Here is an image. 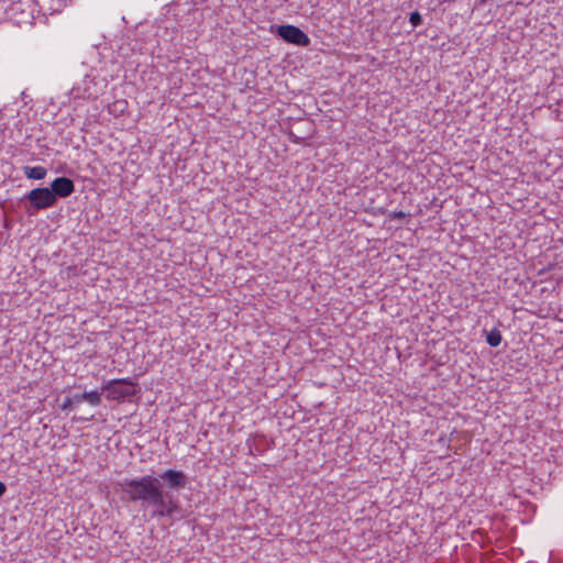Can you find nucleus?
<instances>
[{
    "label": "nucleus",
    "mask_w": 563,
    "mask_h": 563,
    "mask_svg": "<svg viewBox=\"0 0 563 563\" xmlns=\"http://www.w3.org/2000/svg\"><path fill=\"white\" fill-rule=\"evenodd\" d=\"M7 492V486L3 482H0V498L4 495Z\"/></svg>",
    "instance_id": "obj_12"
},
{
    "label": "nucleus",
    "mask_w": 563,
    "mask_h": 563,
    "mask_svg": "<svg viewBox=\"0 0 563 563\" xmlns=\"http://www.w3.org/2000/svg\"><path fill=\"white\" fill-rule=\"evenodd\" d=\"M391 218L397 220H404L405 218H407V213H405L404 211H396L393 213Z\"/></svg>",
    "instance_id": "obj_11"
},
{
    "label": "nucleus",
    "mask_w": 563,
    "mask_h": 563,
    "mask_svg": "<svg viewBox=\"0 0 563 563\" xmlns=\"http://www.w3.org/2000/svg\"><path fill=\"white\" fill-rule=\"evenodd\" d=\"M501 333L498 329H493L492 331L487 332L486 334V342L488 345L493 346V347H496L500 344L501 342Z\"/></svg>",
    "instance_id": "obj_8"
},
{
    "label": "nucleus",
    "mask_w": 563,
    "mask_h": 563,
    "mask_svg": "<svg viewBox=\"0 0 563 563\" xmlns=\"http://www.w3.org/2000/svg\"><path fill=\"white\" fill-rule=\"evenodd\" d=\"M22 169L26 178L34 180L44 179L47 174L46 168L43 166H23Z\"/></svg>",
    "instance_id": "obj_7"
},
{
    "label": "nucleus",
    "mask_w": 563,
    "mask_h": 563,
    "mask_svg": "<svg viewBox=\"0 0 563 563\" xmlns=\"http://www.w3.org/2000/svg\"><path fill=\"white\" fill-rule=\"evenodd\" d=\"M92 418H93V416H91V417H89V418H82L81 420H84V421H90Z\"/></svg>",
    "instance_id": "obj_14"
},
{
    "label": "nucleus",
    "mask_w": 563,
    "mask_h": 563,
    "mask_svg": "<svg viewBox=\"0 0 563 563\" xmlns=\"http://www.w3.org/2000/svg\"><path fill=\"white\" fill-rule=\"evenodd\" d=\"M49 189L57 201L58 198H67L73 195L75 191V184L70 178L62 176L52 181Z\"/></svg>",
    "instance_id": "obj_5"
},
{
    "label": "nucleus",
    "mask_w": 563,
    "mask_h": 563,
    "mask_svg": "<svg viewBox=\"0 0 563 563\" xmlns=\"http://www.w3.org/2000/svg\"><path fill=\"white\" fill-rule=\"evenodd\" d=\"M101 394L97 390L85 391L82 394L73 395V400L78 405L82 401H87L91 406H99L101 404Z\"/></svg>",
    "instance_id": "obj_6"
},
{
    "label": "nucleus",
    "mask_w": 563,
    "mask_h": 563,
    "mask_svg": "<svg viewBox=\"0 0 563 563\" xmlns=\"http://www.w3.org/2000/svg\"><path fill=\"white\" fill-rule=\"evenodd\" d=\"M71 93H73L75 97H79V93H77V92H76V89H75V88L71 90Z\"/></svg>",
    "instance_id": "obj_13"
},
{
    "label": "nucleus",
    "mask_w": 563,
    "mask_h": 563,
    "mask_svg": "<svg viewBox=\"0 0 563 563\" xmlns=\"http://www.w3.org/2000/svg\"><path fill=\"white\" fill-rule=\"evenodd\" d=\"M24 198L29 200L31 207L35 210L47 209L56 205L54 195L48 187L34 188Z\"/></svg>",
    "instance_id": "obj_4"
},
{
    "label": "nucleus",
    "mask_w": 563,
    "mask_h": 563,
    "mask_svg": "<svg viewBox=\"0 0 563 563\" xmlns=\"http://www.w3.org/2000/svg\"><path fill=\"white\" fill-rule=\"evenodd\" d=\"M187 475L177 470H165L159 478L144 475L119 483L123 498L150 509L152 518H173L180 512V504L173 490L187 486Z\"/></svg>",
    "instance_id": "obj_1"
},
{
    "label": "nucleus",
    "mask_w": 563,
    "mask_h": 563,
    "mask_svg": "<svg viewBox=\"0 0 563 563\" xmlns=\"http://www.w3.org/2000/svg\"><path fill=\"white\" fill-rule=\"evenodd\" d=\"M137 384L130 378L111 379L102 386V391H107V398L111 400L130 399L137 391Z\"/></svg>",
    "instance_id": "obj_2"
},
{
    "label": "nucleus",
    "mask_w": 563,
    "mask_h": 563,
    "mask_svg": "<svg viewBox=\"0 0 563 563\" xmlns=\"http://www.w3.org/2000/svg\"><path fill=\"white\" fill-rule=\"evenodd\" d=\"M73 405H77V404L75 402V400H73V396H71V397H68V398H66V399L64 400V402H63V405H62V408H63V409H68V408H70Z\"/></svg>",
    "instance_id": "obj_10"
},
{
    "label": "nucleus",
    "mask_w": 563,
    "mask_h": 563,
    "mask_svg": "<svg viewBox=\"0 0 563 563\" xmlns=\"http://www.w3.org/2000/svg\"><path fill=\"white\" fill-rule=\"evenodd\" d=\"M275 33L289 44L301 47H307L310 45L309 36L298 26L291 24L278 25Z\"/></svg>",
    "instance_id": "obj_3"
},
{
    "label": "nucleus",
    "mask_w": 563,
    "mask_h": 563,
    "mask_svg": "<svg viewBox=\"0 0 563 563\" xmlns=\"http://www.w3.org/2000/svg\"><path fill=\"white\" fill-rule=\"evenodd\" d=\"M409 21L416 27L422 23V16L418 11H413L410 13Z\"/></svg>",
    "instance_id": "obj_9"
}]
</instances>
